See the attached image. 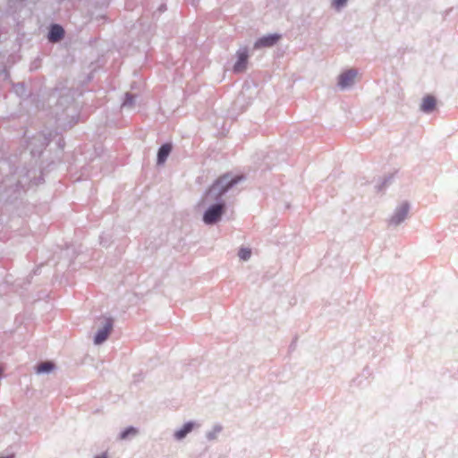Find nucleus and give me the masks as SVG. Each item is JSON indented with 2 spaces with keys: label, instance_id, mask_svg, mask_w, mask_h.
<instances>
[{
  "label": "nucleus",
  "instance_id": "4468645a",
  "mask_svg": "<svg viewBox=\"0 0 458 458\" xmlns=\"http://www.w3.org/2000/svg\"><path fill=\"white\" fill-rule=\"evenodd\" d=\"M138 430L135 428L130 427L121 433L120 439L123 440L129 437L136 436Z\"/></svg>",
  "mask_w": 458,
  "mask_h": 458
},
{
  "label": "nucleus",
  "instance_id": "9b49d317",
  "mask_svg": "<svg viewBox=\"0 0 458 458\" xmlns=\"http://www.w3.org/2000/svg\"><path fill=\"white\" fill-rule=\"evenodd\" d=\"M407 214H408V206L403 205L397 211L396 215L392 217L391 222L397 225V224L401 223L405 218Z\"/></svg>",
  "mask_w": 458,
  "mask_h": 458
},
{
  "label": "nucleus",
  "instance_id": "ddd939ff",
  "mask_svg": "<svg viewBox=\"0 0 458 458\" xmlns=\"http://www.w3.org/2000/svg\"><path fill=\"white\" fill-rule=\"evenodd\" d=\"M54 368H55V365H54L53 362H51V361H45V362L40 363L37 367V372L38 373L49 372V371L53 370Z\"/></svg>",
  "mask_w": 458,
  "mask_h": 458
},
{
  "label": "nucleus",
  "instance_id": "2eb2a0df",
  "mask_svg": "<svg viewBox=\"0 0 458 458\" xmlns=\"http://www.w3.org/2000/svg\"><path fill=\"white\" fill-rule=\"evenodd\" d=\"M251 255V251L250 249H247V248H242L240 250H239V257L242 260H247L250 259Z\"/></svg>",
  "mask_w": 458,
  "mask_h": 458
},
{
  "label": "nucleus",
  "instance_id": "9d476101",
  "mask_svg": "<svg viewBox=\"0 0 458 458\" xmlns=\"http://www.w3.org/2000/svg\"><path fill=\"white\" fill-rule=\"evenodd\" d=\"M436 106V99L431 96H427L421 103V110L424 112H431Z\"/></svg>",
  "mask_w": 458,
  "mask_h": 458
},
{
  "label": "nucleus",
  "instance_id": "1a4fd4ad",
  "mask_svg": "<svg viewBox=\"0 0 458 458\" xmlns=\"http://www.w3.org/2000/svg\"><path fill=\"white\" fill-rule=\"evenodd\" d=\"M172 150V145L170 143H165L161 146L157 153V162L158 164H163L167 157L169 156Z\"/></svg>",
  "mask_w": 458,
  "mask_h": 458
},
{
  "label": "nucleus",
  "instance_id": "7ed1b4c3",
  "mask_svg": "<svg viewBox=\"0 0 458 458\" xmlns=\"http://www.w3.org/2000/svg\"><path fill=\"white\" fill-rule=\"evenodd\" d=\"M225 210V202H218L210 206L204 213L203 221L207 225H212L219 221Z\"/></svg>",
  "mask_w": 458,
  "mask_h": 458
},
{
  "label": "nucleus",
  "instance_id": "0eeeda50",
  "mask_svg": "<svg viewBox=\"0 0 458 458\" xmlns=\"http://www.w3.org/2000/svg\"><path fill=\"white\" fill-rule=\"evenodd\" d=\"M237 55H238V60L233 66V71L235 72H242L247 67L248 54H247V51L244 49L242 51H239Z\"/></svg>",
  "mask_w": 458,
  "mask_h": 458
},
{
  "label": "nucleus",
  "instance_id": "f3484780",
  "mask_svg": "<svg viewBox=\"0 0 458 458\" xmlns=\"http://www.w3.org/2000/svg\"><path fill=\"white\" fill-rule=\"evenodd\" d=\"M95 458H106V454H102V455H99V456H96Z\"/></svg>",
  "mask_w": 458,
  "mask_h": 458
},
{
  "label": "nucleus",
  "instance_id": "423d86ee",
  "mask_svg": "<svg viewBox=\"0 0 458 458\" xmlns=\"http://www.w3.org/2000/svg\"><path fill=\"white\" fill-rule=\"evenodd\" d=\"M113 328L112 319H106L104 327L98 332L95 337V344H99L106 340Z\"/></svg>",
  "mask_w": 458,
  "mask_h": 458
},
{
  "label": "nucleus",
  "instance_id": "f257e3e1",
  "mask_svg": "<svg viewBox=\"0 0 458 458\" xmlns=\"http://www.w3.org/2000/svg\"><path fill=\"white\" fill-rule=\"evenodd\" d=\"M242 179V176L231 177L229 174L220 176L207 191L203 201L217 200Z\"/></svg>",
  "mask_w": 458,
  "mask_h": 458
},
{
  "label": "nucleus",
  "instance_id": "dca6fc26",
  "mask_svg": "<svg viewBox=\"0 0 458 458\" xmlns=\"http://www.w3.org/2000/svg\"><path fill=\"white\" fill-rule=\"evenodd\" d=\"M347 2V0H334V5L336 7V8H340L342 7L344 4H345V3Z\"/></svg>",
  "mask_w": 458,
  "mask_h": 458
},
{
  "label": "nucleus",
  "instance_id": "39448f33",
  "mask_svg": "<svg viewBox=\"0 0 458 458\" xmlns=\"http://www.w3.org/2000/svg\"><path fill=\"white\" fill-rule=\"evenodd\" d=\"M280 38L281 36L278 34H271L262 37L256 41L254 47L255 48L272 47L280 39Z\"/></svg>",
  "mask_w": 458,
  "mask_h": 458
},
{
  "label": "nucleus",
  "instance_id": "f03ea898",
  "mask_svg": "<svg viewBox=\"0 0 458 458\" xmlns=\"http://www.w3.org/2000/svg\"><path fill=\"white\" fill-rule=\"evenodd\" d=\"M242 179V176L231 177L229 174L220 176L207 191L203 201L217 200Z\"/></svg>",
  "mask_w": 458,
  "mask_h": 458
},
{
  "label": "nucleus",
  "instance_id": "20e7f679",
  "mask_svg": "<svg viewBox=\"0 0 458 458\" xmlns=\"http://www.w3.org/2000/svg\"><path fill=\"white\" fill-rule=\"evenodd\" d=\"M357 76V72L353 69H350L344 72H343L339 76L338 84L341 88H346L354 82V80Z\"/></svg>",
  "mask_w": 458,
  "mask_h": 458
},
{
  "label": "nucleus",
  "instance_id": "f8f14e48",
  "mask_svg": "<svg viewBox=\"0 0 458 458\" xmlns=\"http://www.w3.org/2000/svg\"><path fill=\"white\" fill-rule=\"evenodd\" d=\"M194 424L192 422H188L183 425V427L177 430L174 434L177 439H182L188 433H190L193 428Z\"/></svg>",
  "mask_w": 458,
  "mask_h": 458
},
{
  "label": "nucleus",
  "instance_id": "6e6552de",
  "mask_svg": "<svg viewBox=\"0 0 458 458\" xmlns=\"http://www.w3.org/2000/svg\"><path fill=\"white\" fill-rule=\"evenodd\" d=\"M64 33V29L61 26L53 25L48 35V39L52 42H56L63 38Z\"/></svg>",
  "mask_w": 458,
  "mask_h": 458
}]
</instances>
